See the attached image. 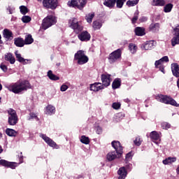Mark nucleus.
Here are the masks:
<instances>
[{"label":"nucleus","mask_w":179,"mask_h":179,"mask_svg":"<svg viewBox=\"0 0 179 179\" xmlns=\"http://www.w3.org/2000/svg\"><path fill=\"white\" fill-rule=\"evenodd\" d=\"M101 132H103V129H101V127H96V134H98V135H100V134H101Z\"/></svg>","instance_id":"4d7b16f0"},{"label":"nucleus","mask_w":179,"mask_h":179,"mask_svg":"<svg viewBox=\"0 0 179 179\" xmlns=\"http://www.w3.org/2000/svg\"><path fill=\"white\" fill-rule=\"evenodd\" d=\"M0 90H2V85L0 84Z\"/></svg>","instance_id":"680f3d73"},{"label":"nucleus","mask_w":179,"mask_h":179,"mask_svg":"<svg viewBox=\"0 0 179 179\" xmlns=\"http://www.w3.org/2000/svg\"><path fill=\"white\" fill-rule=\"evenodd\" d=\"M87 1L86 0H71L68 2V6L72 8H78L80 10H82L86 6Z\"/></svg>","instance_id":"39448f33"},{"label":"nucleus","mask_w":179,"mask_h":179,"mask_svg":"<svg viewBox=\"0 0 179 179\" xmlns=\"http://www.w3.org/2000/svg\"><path fill=\"white\" fill-rule=\"evenodd\" d=\"M1 69L3 71V72H7L8 71V67L6 66V65L1 64L0 66Z\"/></svg>","instance_id":"3c124183"},{"label":"nucleus","mask_w":179,"mask_h":179,"mask_svg":"<svg viewBox=\"0 0 179 179\" xmlns=\"http://www.w3.org/2000/svg\"><path fill=\"white\" fill-rule=\"evenodd\" d=\"M6 167H10V169H16V167H17V164H16L15 162H8Z\"/></svg>","instance_id":"37998d69"},{"label":"nucleus","mask_w":179,"mask_h":179,"mask_svg":"<svg viewBox=\"0 0 179 179\" xmlns=\"http://www.w3.org/2000/svg\"><path fill=\"white\" fill-rule=\"evenodd\" d=\"M134 142L136 146H141L142 143V141L141 140L140 137H136Z\"/></svg>","instance_id":"49530a36"},{"label":"nucleus","mask_w":179,"mask_h":179,"mask_svg":"<svg viewBox=\"0 0 179 179\" xmlns=\"http://www.w3.org/2000/svg\"><path fill=\"white\" fill-rule=\"evenodd\" d=\"M176 162H177L176 157H168L166 159L163 160V164L165 165L172 164V163H174Z\"/></svg>","instance_id":"a878e982"},{"label":"nucleus","mask_w":179,"mask_h":179,"mask_svg":"<svg viewBox=\"0 0 179 179\" xmlns=\"http://www.w3.org/2000/svg\"><path fill=\"white\" fill-rule=\"evenodd\" d=\"M80 143H84V145H89V143H90V140L89 139V137L82 136L80 138Z\"/></svg>","instance_id":"ea45409f"},{"label":"nucleus","mask_w":179,"mask_h":179,"mask_svg":"<svg viewBox=\"0 0 179 179\" xmlns=\"http://www.w3.org/2000/svg\"><path fill=\"white\" fill-rule=\"evenodd\" d=\"M45 113L47 115H52V114L55 113V107L52 105H48Z\"/></svg>","instance_id":"5701e85b"},{"label":"nucleus","mask_w":179,"mask_h":179,"mask_svg":"<svg viewBox=\"0 0 179 179\" xmlns=\"http://www.w3.org/2000/svg\"><path fill=\"white\" fill-rule=\"evenodd\" d=\"M8 124L9 125H16L17 124V115L16 110L10 108L8 110Z\"/></svg>","instance_id":"423d86ee"},{"label":"nucleus","mask_w":179,"mask_h":179,"mask_svg":"<svg viewBox=\"0 0 179 179\" xmlns=\"http://www.w3.org/2000/svg\"><path fill=\"white\" fill-rule=\"evenodd\" d=\"M135 33L136 36H145V29L141 27H137L135 29Z\"/></svg>","instance_id":"e433bc0d"},{"label":"nucleus","mask_w":179,"mask_h":179,"mask_svg":"<svg viewBox=\"0 0 179 179\" xmlns=\"http://www.w3.org/2000/svg\"><path fill=\"white\" fill-rule=\"evenodd\" d=\"M159 29H160V26L157 23L151 24L149 27L150 31H152L153 33H156Z\"/></svg>","instance_id":"cd10ccee"},{"label":"nucleus","mask_w":179,"mask_h":179,"mask_svg":"<svg viewBox=\"0 0 179 179\" xmlns=\"http://www.w3.org/2000/svg\"><path fill=\"white\" fill-rule=\"evenodd\" d=\"M58 5L57 0H43V6L47 9H55Z\"/></svg>","instance_id":"1a4fd4ad"},{"label":"nucleus","mask_w":179,"mask_h":179,"mask_svg":"<svg viewBox=\"0 0 179 179\" xmlns=\"http://www.w3.org/2000/svg\"><path fill=\"white\" fill-rule=\"evenodd\" d=\"M14 43L17 47H23L24 45V41L22 38H17L15 39Z\"/></svg>","instance_id":"bb28decb"},{"label":"nucleus","mask_w":179,"mask_h":179,"mask_svg":"<svg viewBox=\"0 0 179 179\" xmlns=\"http://www.w3.org/2000/svg\"><path fill=\"white\" fill-rule=\"evenodd\" d=\"M111 144L113 148H115V152L117 153V156H121V155H122V146L120 141H113Z\"/></svg>","instance_id":"4468645a"},{"label":"nucleus","mask_w":179,"mask_h":179,"mask_svg":"<svg viewBox=\"0 0 179 179\" xmlns=\"http://www.w3.org/2000/svg\"><path fill=\"white\" fill-rule=\"evenodd\" d=\"M68 89H69V87L66 85H62L60 87L61 92H66Z\"/></svg>","instance_id":"8fccbe9b"},{"label":"nucleus","mask_w":179,"mask_h":179,"mask_svg":"<svg viewBox=\"0 0 179 179\" xmlns=\"http://www.w3.org/2000/svg\"><path fill=\"white\" fill-rule=\"evenodd\" d=\"M4 59L6 61H8L10 64H13L15 62H16V59H15V57L11 53H6L4 55Z\"/></svg>","instance_id":"412c9836"},{"label":"nucleus","mask_w":179,"mask_h":179,"mask_svg":"<svg viewBox=\"0 0 179 179\" xmlns=\"http://www.w3.org/2000/svg\"><path fill=\"white\" fill-rule=\"evenodd\" d=\"M34 41V39H33V37L31 34H28L25 36V39L24 41V44H32V43Z\"/></svg>","instance_id":"2f4dec72"},{"label":"nucleus","mask_w":179,"mask_h":179,"mask_svg":"<svg viewBox=\"0 0 179 179\" xmlns=\"http://www.w3.org/2000/svg\"><path fill=\"white\" fill-rule=\"evenodd\" d=\"M69 24L71 29H74V31L76 33H80L83 30V27L79 23L78 19L76 18H71L69 21Z\"/></svg>","instance_id":"0eeeda50"},{"label":"nucleus","mask_w":179,"mask_h":179,"mask_svg":"<svg viewBox=\"0 0 179 179\" xmlns=\"http://www.w3.org/2000/svg\"><path fill=\"white\" fill-rule=\"evenodd\" d=\"M1 35H0V42H1Z\"/></svg>","instance_id":"0e129e2a"},{"label":"nucleus","mask_w":179,"mask_h":179,"mask_svg":"<svg viewBox=\"0 0 179 179\" xmlns=\"http://www.w3.org/2000/svg\"><path fill=\"white\" fill-rule=\"evenodd\" d=\"M163 64H164L162 60L159 59V60H157L155 63V68H159V70L161 72L164 73V67H163Z\"/></svg>","instance_id":"b1692460"},{"label":"nucleus","mask_w":179,"mask_h":179,"mask_svg":"<svg viewBox=\"0 0 179 179\" xmlns=\"http://www.w3.org/2000/svg\"><path fill=\"white\" fill-rule=\"evenodd\" d=\"M48 76L50 80H59V77L52 73V71L51 70L48 71Z\"/></svg>","instance_id":"c756f323"},{"label":"nucleus","mask_w":179,"mask_h":179,"mask_svg":"<svg viewBox=\"0 0 179 179\" xmlns=\"http://www.w3.org/2000/svg\"><path fill=\"white\" fill-rule=\"evenodd\" d=\"M78 37L80 41H89L90 40V34L87 31H84L78 35Z\"/></svg>","instance_id":"dca6fc26"},{"label":"nucleus","mask_w":179,"mask_h":179,"mask_svg":"<svg viewBox=\"0 0 179 179\" xmlns=\"http://www.w3.org/2000/svg\"><path fill=\"white\" fill-rule=\"evenodd\" d=\"M150 136L153 141H159V139H160V134L156 131H152Z\"/></svg>","instance_id":"c85d7f7f"},{"label":"nucleus","mask_w":179,"mask_h":179,"mask_svg":"<svg viewBox=\"0 0 179 179\" xmlns=\"http://www.w3.org/2000/svg\"><path fill=\"white\" fill-rule=\"evenodd\" d=\"M93 17H94V13H90L85 16V19L87 23H92L93 21Z\"/></svg>","instance_id":"c9c22d12"},{"label":"nucleus","mask_w":179,"mask_h":179,"mask_svg":"<svg viewBox=\"0 0 179 179\" xmlns=\"http://www.w3.org/2000/svg\"><path fill=\"white\" fill-rule=\"evenodd\" d=\"M102 24L100 21H94L93 22V27L94 30H99L101 27Z\"/></svg>","instance_id":"a19ab883"},{"label":"nucleus","mask_w":179,"mask_h":179,"mask_svg":"<svg viewBox=\"0 0 179 179\" xmlns=\"http://www.w3.org/2000/svg\"><path fill=\"white\" fill-rule=\"evenodd\" d=\"M39 2H41L42 0H38Z\"/></svg>","instance_id":"e2e57ef3"},{"label":"nucleus","mask_w":179,"mask_h":179,"mask_svg":"<svg viewBox=\"0 0 179 179\" xmlns=\"http://www.w3.org/2000/svg\"><path fill=\"white\" fill-rule=\"evenodd\" d=\"M152 6H164L166 5V0H151Z\"/></svg>","instance_id":"6ab92c4d"},{"label":"nucleus","mask_w":179,"mask_h":179,"mask_svg":"<svg viewBox=\"0 0 179 179\" xmlns=\"http://www.w3.org/2000/svg\"><path fill=\"white\" fill-rule=\"evenodd\" d=\"M122 50L121 49H117L109 55L108 60L110 64H114L117 62L120 58H121Z\"/></svg>","instance_id":"6e6552de"},{"label":"nucleus","mask_w":179,"mask_h":179,"mask_svg":"<svg viewBox=\"0 0 179 179\" xmlns=\"http://www.w3.org/2000/svg\"><path fill=\"white\" fill-rule=\"evenodd\" d=\"M173 38L171 40L172 46L174 47L176 44H179V24L174 29Z\"/></svg>","instance_id":"9b49d317"},{"label":"nucleus","mask_w":179,"mask_h":179,"mask_svg":"<svg viewBox=\"0 0 179 179\" xmlns=\"http://www.w3.org/2000/svg\"><path fill=\"white\" fill-rule=\"evenodd\" d=\"M119 157H121V155L118 156L117 151H111L106 155V159L108 162H113V160H115V159H118Z\"/></svg>","instance_id":"f3484780"},{"label":"nucleus","mask_w":179,"mask_h":179,"mask_svg":"<svg viewBox=\"0 0 179 179\" xmlns=\"http://www.w3.org/2000/svg\"><path fill=\"white\" fill-rule=\"evenodd\" d=\"M129 50L131 52V54H135V52H136L138 50V47L134 43H130L129 45Z\"/></svg>","instance_id":"72a5a7b5"},{"label":"nucleus","mask_w":179,"mask_h":179,"mask_svg":"<svg viewBox=\"0 0 179 179\" xmlns=\"http://www.w3.org/2000/svg\"><path fill=\"white\" fill-rule=\"evenodd\" d=\"M120 86L121 80H120V79H115L112 84L113 89H118Z\"/></svg>","instance_id":"f704fd0d"},{"label":"nucleus","mask_w":179,"mask_h":179,"mask_svg":"<svg viewBox=\"0 0 179 179\" xmlns=\"http://www.w3.org/2000/svg\"><path fill=\"white\" fill-rule=\"evenodd\" d=\"M41 138L43 139V141L47 143L50 148H54L55 149H59V146L57 145V143L52 141V139L50 138V137L47 136L45 134H40Z\"/></svg>","instance_id":"9d476101"},{"label":"nucleus","mask_w":179,"mask_h":179,"mask_svg":"<svg viewBox=\"0 0 179 179\" xmlns=\"http://www.w3.org/2000/svg\"><path fill=\"white\" fill-rule=\"evenodd\" d=\"M3 36H4L5 38H7L8 40L13 38L12 32L10 31H9L8 29L3 30Z\"/></svg>","instance_id":"4c0bfd02"},{"label":"nucleus","mask_w":179,"mask_h":179,"mask_svg":"<svg viewBox=\"0 0 179 179\" xmlns=\"http://www.w3.org/2000/svg\"><path fill=\"white\" fill-rule=\"evenodd\" d=\"M20 12L22 15H26L27 12H29V10L27 9V7L24 6H20Z\"/></svg>","instance_id":"c03bdc74"},{"label":"nucleus","mask_w":179,"mask_h":179,"mask_svg":"<svg viewBox=\"0 0 179 179\" xmlns=\"http://www.w3.org/2000/svg\"><path fill=\"white\" fill-rule=\"evenodd\" d=\"M7 10H8L10 15H12V13H13V9L12 8H10V7H8L7 8Z\"/></svg>","instance_id":"bf43d9fd"},{"label":"nucleus","mask_w":179,"mask_h":179,"mask_svg":"<svg viewBox=\"0 0 179 179\" xmlns=\"http://www.w3.org/2000/svg\"><path fill=\"white\" fill-rule=\"evenodd\" d=\"M0 164H1V166H3L4 167H6V166L8 165V161L5 159H0Z\"/></svg>","instance_id":"603ef678"},{"label":"nucleus","mask_w":179,"mask_h":179,"mask_svg":"<svg viewBox=\"0 0 179 179\" xmlns=\"http://www.w3.org/2000/svg\"><path fill=\"white\" fill-rule=\"evenodd\" d=\"M103 89H104V85L101 83H94L90 85V90L91 92H94L95 93L100 92V90H103Z\"/></svg>","instance_id":"f8f14e48"},{"label":"nucleus","mask_w":179,"mask_h":179,"mask_svg":"<svg viewBox=\"0 0 179 179\" xmlns=\"http://www.w3.org/2000/svg\"><path fill=\"white\" fill-rule=\"evenodd\" d=\"M8 89L10 92H13V93H21V92L26 90L27 89H30V84L29 83V81L17 82L14 85L8 86Z\"/></svg>","instance_id":"f257e3e1"},{"label":"nucleus","mask_w":179,"mask_h":179,"mask_svg":"<svg viewBox=\"0 0 179 179\" xmlns=\"http://www.w3.org/2000/svg\"><path fill=\"white\" fill-rule=\"evenodd\" d=\"M22 20L23 23H29V22H31V17L29 15H24L22 17Z\"/></svg>","instance_id":"a18cd8bd"},{"label":"nucleus","mask_w":179,"mask_h":179,"mask_svg":"<svg viewBox=\"0 0 179 179\" xmlns=\"http://www.w3.org/2000/svg\"><path fill=\"white\" fill-rule=\"evenodd\" d=\"M115 0H105L103 5L108 8H113L115 5Z\"/></svg>","instance_id":"7c9ffc66"},{"label":"nucleus","mask_w":179,"mask_h":179,"mask_svg":"<svg viewBox=\"0 0 179 179\" xmlns=\"http://www.w3.org/2000/svg\"><path fill=\"white\" fill-rule=\"evenodd\" d=\"M6 134L8 136H16L17 135V132L13 129H6Z\"/></svg>","instance_id":"473e14b6"},{"label":"nucleus","mask_w":179,"mask_h":179,"mask_svg":"<svg viewBox=\"0 0 179 179\" xmlns=\"http://www.w3.org/2000/svg\"><path fill=\"white\" fill-rule=\"evenodd\" d=\"M15 55L18 62H21L22 64H26L29 62V59H25L24 58H23L22 57V55H20V53H19L18 51H15Z\"/></svg>","instance_id":"aec40b11"},{"label":"nucleus","mask_w":179,"mask_h":179,"mask_svg":"<svg viewBox=\"0 0 179 179\" xmlns=\"http://www.w3.org/2000/svg\"><path fill=\"white\" fill-rule=\"evenodd\" d=\"M155 99L157 100V101H160V103H164V104H171V106L178 107V103H177L176 100L167 95L158 94L156 96Z\"/></svg>","instance_id":"7ed1b4c3"},{"label":"nucleus","mask_w":179,"mask_h":179,"mask_svg":"<svg viewBox=\"0 0 179 179\" xmlns=\"http://www.w3.org/2000/svg\"><path fill=\"white\" fill-rule=\"evenodd\" d=\"M132 159V152H129L126 155V160H130Z\"/></svg>","instance_id":"6e6d98bb"},{"label":"nucleus","mask_w":179,"mask_h":179,"mask_svg":"<svg viewBox=\"0 0 179 179\" xmlns=\"http://www.w3.org/2000/svg\"><path fill=\"white\" fill-rule=\"evenodd\" d=\"M171 125L168 122H164L163 123H162V129H169Z\"/></svg>","instance_id":"de8ad7c7"},{"label":"nucleus","mask_w":179,"mask_h":179,"mask_svg":"<svg viewBox=\"0 0 179 179\" xmlns=\"http://www.w3.org/2000/svg\"><path fill=\"white\" fill-rule=\"evenodd\" d=\"M55 23H57V18L53 15H48L43 20L41 27L43 30H47Z\"/></svg>","instance_id":"20e7f679"},{"label":"nucleus","mask_w":179,"mask_h":179,"mask_svg":"<svg viewBox=\"0 0 179 179\" xmlns=\"http://www.w3.org/2000/svg\"><path fill=\"white\" fill-rule=\"evenodd\" d=\"M127 0H117L116 1V6L117 8H121L124 6V3L126 2Z\"/></svg>","instance_id":"79ce46f5"},{"label":"nucleus","mask_w":179,"mask_h":179,"mask_svg":"<svg viewBox=\"0 0 179 179\" xmlns=\"http://www.w3.org/2000/svg\"><path fill=\"white\" fill-rule=\"evenodd\" d=\"M34 118H37V115H36V113H31L29 114V120H33Z\"/></svg>","instance_id":"5fc2aeb1"},{"label":"nucleus","mask_w":179,"mask_h":179,"mask_svg":"<svg viewBox=\"0 0 179 179\" xmlns=\"http://www.w3.org/2000/svg\"><path fill=\"white\" fill-rule=\"evenodd\" d=\"M2 152H3V149H2L1 147H0V153H2Z\"/></svg>","instance_id":"052dcab7"},{"label":"nucleus","mask_w":179,"mask_h":179,"mask_svg":"<svg viewBox=\"0 0 179 179\" xmlns=\"http://www.w3.org/2000/svg\"><path fill=\"white\" fill-rule=\"evenodd\" d=\"M155 41H146L144 44L141 45V48L145 51H148L149 50H152L155 46Z\"/></svg>","instance_id":"2eb2a0df"},{"label":"nucleus","mask_w":179,"mask_h":179,"mask_svg":"<svg viewBox=\"0 0 179 179\" xmlns=\"http://www.w3.org/2000/svg\"><path fill=\"white\" fill-rule=\"evenodd\" d=\"M102 85L107 87V86H110L111 83V75L109 74H102L101 76Z\"/></svg>","instance_id":"ddd939ff"},{"label":"nucleus","mask_w":179,"mask_h":179,"mask_svg":"<svg viewBox=\"0 0 179 179\" xmlns=\"http://www.w3.org/2000/svg\"><path fill=\"white\" fill-rule=\"evenodd\" d=\"M117 174L119 176L118 179H125V178L127 177V174L125 167L120 168L117 171Z\"/></svg>","instance_id":"a211bd4d"},{"label":"nucleus","mask_w":179,"mask_h":179,"mask_svg":"<svg viewBox=\"0 0 179 179\" xmlns=\"http://www.w3.org/2000/svg\"><path fill=\"white\" fill-rule=\"evenodd\" d=\"M0 136H2V134H0Z\"/></svg>","instance_id":"69168bd1"},{"label":"nucleus","mask_w":179,"mask_h":179,"mask_svg":"<svg viewBox=\"0 0 179 179\" xmlns=\"http://www.w3.org/2000/svg\"><path fill=\"white\" fill-rule=\"evenodd\" d=\"M174 6L173 5V3H169L166 5H164V12L165 13H170V12H171V10H173V7Z\"/></svg>","instance_id":"393cba45"},{"label":"nucleus","mask_w":179,"mask_h":179,"mask_svg":"<svg viewBox=\"0 0 179 179\" xmlns=\"http://www.w3.org/2000/svg\"><path fill=\"white\" fill-rule=\"evenodd\" d=\"M139 0H128L126 3V5L129 7L135 6V5H138Z\"/></svg>","instance_id":"58836bf2"},{"label":"nucleus","mask_w":179,"mask_h":179,"mask_svg":"<svg viewBox=\"0 0 179 179\" xmlns=\"http://www.w3.org/2000/svg\"><path fill=\"white\" fill-rule=\"evenodd\" d=\"M136 20H138V15H134V17L131 20V22L132 23H136Z\"/></svg>","instance_id":"13d9d810"},{"label":"nucleus","mask_w":179,"mask_h":179,"mask_svg":"<svg viewBox=\"0 0 179 179\" xmlns=\"http://www.w3.org/2000/svg\"><path fill=\"white\" fill-rule=\"evenodd\" d=\"M161 62L164 64V62H169V57L164 56L160 59Z\"/></svg>","instance_id":"864d4df0"},{"label":"nucleus","mask_w":179,"mask_h":179,"mask_svg":"<svg viewBox=\"0 0 179 179\" xmlns=\"http://www.w3.org/2000/svg\"><path fill=\"white\" fill-rule=\"evenodd\" d=\"M112 107L114 110H118L121 107V103L115 102L113 103Z\"/></svg>","instance_id":"09e8293b"},{"label":"nucleus","mask_w":179,"mask_h":179,"mask_svg":"<svg viewBox=\"0 0 179 179\" xmlns=\"http://www.w3.org/2000/svg\"><path fill=\"white\" fill-rule=\"evenodd\" d=\"M171 69L172 73L174 76H176V78L179 77V66L177 64H171Z\"/></svg>","instance_id":"4be33fe9"},{"label":"nucleus","mask_w":179,"mask_h":179,"mask_svg":"<svg viewBox=\"0 0 179 179\" xmlns=\"http://www.w3.org/2000/svg\"><path fill=\"white\" fill-rule=\"evenodd\" d=\"M74 61H76L78 65H85V64L89 62V57L86 55L85 51L78 50L74 55Z\"/></svg>","instance_id":"f03ea898"}]
</instances>
